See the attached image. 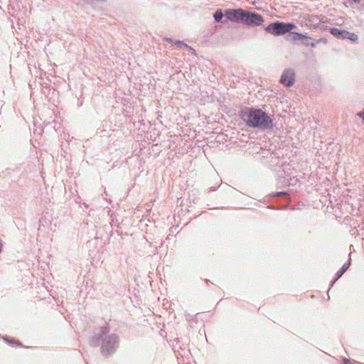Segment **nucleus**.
<instances>
[{
  "label": "nucleus",
  "mask_w": 364,
  "mask_h": 364,
  "mask_svg": "<svg viewBox=\"0 0 364 364\" xmlns=\"http://www.w3.org/2000/svg\"><path fill=\"white\" fill-rule=\"evenodd\" d=\"M242 119L250 127L269 128L272 120L261 109H246L242 112Z\"/></svg>",
  "instance_id": "1"
},
{
  "label": "nucleus",
  "mask_w": 364,
  "mask_h": 364,
  "mask_svg": "<svg viewBox=\"0 0 364 364\" xmlns=\"http://www.w3.org/2000/svg\"><path fill=\"white\" fill-rule=\"evenodd\" d=\"M296 28V26L292 23L275 22L270 23L266 28V31L274 36H281L290 32Z\"/></svg>",
  "instance_id": "2"
},
{
  "label": "nucleus",
  "mask_w": 364,
  "mask_h": 364,
  "mask_svg": "<svg viewBox=\"0 0 364 364\" xmlns=\"http://www.w3.org/2000/svg\"><path fill=\"white\" fill-rule=\"evenodd\" d=\"M247 14V11L238 9H228L225 11V15L226 18L233 22H239L242 21L244 22L245 14Z\"/></svg>",
  "instance_id": "3"
},
{
  "label": "nucleus",
  "mask_w": 364,
  "mask_h": 364,
  "mask_svg": "<svg viewBox=\"0 0 364 364\" xmlns=\"http://www.w3.org/2000/svg\"><path fill=\"white\" fill-rule=\"evenodd\" d=\"M117 342V337L114 335H110L103 340L102 351L104 355H109L115 348Z\"/></svg>",
  "instance_id": "4"
},
{
  "label": "nucleus",
  "mask_w": 364,
  "mask_h": 364,
  "mask_svg": "<svg viewBox=\"0 0 364 364\" xmlns=\"http://www.w3.org/2000/svg\"><path fill=\"white\" fill-rule=\"evenodd\" d=\"M331 33L333 36L341 39H349L351 41H356L358 36L354 33H350L347 31L340 30L337 28L331 29Z\"/></svg>",
  "instance_id": "5"
},
{
  "label": "nucleus",
  "mask_w": 364,
  "mask_h": 364,
  "mask_svg": "<svg viewBox=\"0 0 364 364\" xmlns=\"http://www.w3.org/2000/svg\"><path fill=\"white\" fill-rule=\"evenodd\" d=\"M244 22L250 26H255L261 25L264 22V19L257 14L247 11Z\"/></svg>",
  "instance_id": "6"
},
{
  "label": "nucleus",
  "mask_w": 364,
  "mask_h": 364,
  "mask_svg": "<svg viewBox=\"0 0 364 364\" xmlns=\"http://www.w3.org/2000/svg\"><path fill=\"white\" fill-rule=\"evenodd\" d=\"M294 72L292 70H285L281 76V83L287 87L292 86L294 83Z\"/></svg>",
  "instance_id": "7"
},
{
  "label": "nucleus",
  "mask_w": 364,
  "mask_h": 364,
  "mask_svg": "<svg viewBox=\"0 0 364 364\" xmlns=\"http://www.w3.org/2000/svg\"><path fill=\"white\" fill-rule=\"evenodd\" d=\"M291 35L293 41H299L303 40L304 38H307L306 36L299 33L293 32L291 33Z\"/></svg>",
  "instance_id": "8"
},
{
  "label": "nucleus",
  "mask_w": 364,
  "mask_h": 364,
  "mask_svg": "<svg viewBox=\"0 0 364 364\" xmlns=\"http://www.w3.org/2000/svg\"><path fill=\"white\" fill-rule=\"evenodd\" d=\"M349 264H350L349 263H346L343 265L341 269L336 274L338 276V278H340L343 274V273L348 269Z\"/></svg>",
  "instance_id": "9"
},
{
  "label": "nucleus",
  "mask_w": 364,
  "mask_h": 364,
  "mask_svg": "<svg viewBox=\"0 0 364 364\" xmlns=\"http://www.w3.org/2000/svg\"><path fill=\"white\" fill-rule=\"evenodd\" d=\"M224 14L220 10L217 11L214 14V18L216 21L219 22L223 18Z\"/></svg>",
  "instance_id": "10"
},
{
  "label": "nucleus",
  "mask_w": 364,
  "mask_h": 364,
  "mask_svg": "<svg viewBox=\"0 0 364 364\" xmlns=\"http://www.w3.org/2000/svg\"><path fill=\"white\" fill-rule=\"evenodd\" d=\"M305 39V41L303 42V44H304L305 46H311L312 47H314L316 46V43H314V42H309L310 41V38L307 37V38H304Z\"/></svg>",
  "instance_id": "11"
},
{
  "label": "nucleus",
  "mask_w": 364,
  "mask_h": 364,
  "mask_svg": "<svg viewBox=\"0 0 364 364\" xmlns=\"http://www.w3.org/2000/svg\"><path fill=\"white\" fill-rule=\"evenodd\" d=\"M176 44H177L178 46H185L186 48H187L188 50H192V51H193V53L196 54V50H195L193 48H191V47H190V46H187V45H186V44H184V43H183L182 42H181V41H176Z\"/></svg>",
  "instance_id": "12"
},
{
  "label": "nucleus",
  "mask_w": 364,
  "mask_h": 364,
  "mask_svg": "<svg viewBox=\"0 0 364 364\" xmlns=\"http://www.w3.org/2000/svg\"><path fill=\"white\" fill-rule=\"evenodd\" d=\"M358 116L364 120V109L362 112L358 113Z\"/></svg>",
  "instance_id": "13"
},
{
  "label": "nucleus",
  "mask_w": 364,
  "mask_h": 364,
  "mask_svg": "<svg viewBox=\"0 0 364 364\" xmlns=\"http://www.w3.org/2000/svg\"><path fill=\"white\" fill-rule=\"evenodd\" d=\"M360 0H353L355 3H359Z\"/></svg>",
  "instance_id": "14"
}]
</instances>
